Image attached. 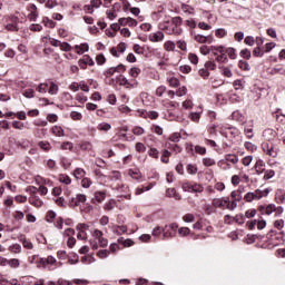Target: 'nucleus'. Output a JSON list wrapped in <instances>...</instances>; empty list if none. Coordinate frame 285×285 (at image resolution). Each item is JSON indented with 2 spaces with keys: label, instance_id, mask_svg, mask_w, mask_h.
Listing matches in <instances>:
<instances>
[{
  "label": "nucleus",
  "instance_id": "6e6552de",
  "mask_svg": "<svg viewBox=\"0 0 285 285\" xmlns=\"http://www.w3.org/2000/svg\"><path fill=\"white\" fill-rule=\"evenodd\" d=\"M118 23L121 26H128L129 28H137V20L128 17V18H120Z\"/></svg>",
  "mask_w": 285,
  "mask_h": 285
},
{
  "label": "nucleus",
  "instance_id": "603ef678",
  "mask_svg": "<svg viewBox=\"0 0 285 285\" xmlns=\"http://www.w3.org/2000/svg\"><path fill=\"white\" fill-rule=\"evenodd\" d=\"M238 68H240V70H250V65H248L247 61L239 60Z\"/></svg>",
  "mask_w": 285,
  "mask_h": 285
},
{
  "label": "nucleus",
  "instance_id": "a19ab883",
  "mask_svg": "<svg viewBox=\"0 0 285 285\" xmlns=\"http://www.w3.org/2000/svg\"><path fill=\"white\" fill-rule=\"evenodd\" d=\"M59 181H61V184H66V186H69V184H72V179H70V177L66 175H61L59 177Z\"/></svg>",
  "mask_w": 285,
  "mask_h": 285
},
{
  "label": "nucleus",
  "instance_id": "774afa93",
  "mask_svg": "<svg viewBox=\"0 0 285 285\" xmlns=\"http://www.w3.org/2000/svg\"><path fill=\"white\" fill-rule=\"evenodd\" d=\"M215 68H217V65H215V62H213V61H206L205 62V69L206 70H215Z\"/></svg>",
  "mask_w": 285,
  "mask_h": 285
},
{
  "label": "nucleus",
  "instance_id": "bb28decb",
  "mask_svg": "<svg viewBox=\"0 0 285 285\" xmlns=\"http://www.w3.org/2000/svg\"><path fill=\"white\" fill-rule=\"evenodd\" d=\"M7 264H8V266H10V268H19V266H20V262L17 258H11V259L7 261Z\"/></svg>",
  "mask_w": 285,
  "mask_h": 285
},
{
  "label": "nucleus",
  "instance_id": "e433bc0d",
  "mask_svg": "<svg viewBox=\"0 0 285 285\" xmlns=\"http://www.w3.org/2000/svg\"><path fill=\"white\" fill-rule=\"evenodd\" d=\"M22 246L23 248H27V250H32V248H35V245L32 244V242L30 239H22Z\"/></svg>",
  "mask_w": 285,
  "mask_h": 285
},
{
  "label": "nucleus",
  "instance_id": "680f3d73",
  "mask_svg": "<svg viewBox=\"0 0 285 285\" xmlns=\"http://www.w3.org/2000/svg\"><path fill=\"white\" fill-rule=\"evenodd\" d=\"M38 92L46 95L48 92V83H40L37 88Z\"/></svg>",
  "mask_w": 285,
  "mask_h": 285
},
{
  "label": "nucleus",
  "instance_id": "f8f14e48",
  "mask_svg": "<svg viewBox=\"0 0 285 285\" xmlns=\"http://www.w3.org/2000/svg\"><path fill=\"white\" fill-rule=\"evenodd\" d=\"M50 130L55 137H66V132L61 126H53Z\"/></svg>",
  "mask_w": 285,
  "mask_h": 285
},
{
  "label": "nucleus",
  "instance_id": "1a4fd4ad",
  "mask_svg": "<svg viewBox=\"0 0 285 285\" xmlns=\"http://www.w3.org/2000/svg\"><path fill=\"white\" fill-rule=\"evenodd\" d=\"M164 32L161 31H157L154 33L149 35V41H151L153 43H159V41H164Z\"/></svg>",
  "mask_w": 285,
  "mask_h": 285
},
{
  "label": "nucleus",
  "instance_id": "f03ea898",
  "mask_svg": "<svg viewBox=\"0 0 285 285\" xmlns=\"http://www.w3.org/2000/svg\"><path fill=\"white\" fill-rule=\"evenodd\" d=\"M118 82L120 83V86H124L125 88H137L139 86V82L137 81V79H128L126 78V76H119L118 78Z\"/></svg>",
  "mask_w": 285,
  "mask_h": 285
},
{
  "label": "nucleus",
  "instance_id": "9b49d317",
  "mask_svg": "<svg viewBox=\"0 0 285 285\" xmlns=\"http://www.w3.org/2000/svg\"><path fill=\"white\" fill-rule=\"evenodd\" d=\"M73 49L77 52V55H83V52H88V50H90V46H88V43H81L76 45Z\"/></svg>",
  "mask_w": 285,
  "mask_h": 285
},
{
  "label": "nucleus",
  "instance_id": "4be33fe9",
  "mask_svg": "<svg viewBox=\"0 0 285 285\" xmlns=\"http://www.w3.org/2000/svg\"><path fill=\"white\" fill-rule=\"evenodd\" d=\"M163 106L167 110H175V107L177 106V102H173L170 100H163Z\"/></svg>",
  "mask_w": 285,
  "mask_h": 285
},
{
  "label": "nucleus",
  "instance_id": "9d476101",
  "mask_svg": "<svg viewBox=\"0 0 285 285\" xmlns=\"http://www.w3.org/2000/svg\"><path fill=\"white\" fill-rule=\"evenodd\" d=\"M232 119L234 121H238V124H246V117H244L242 115V111L239 110H235L233 114H232Z\"/></svg>",
  "mask_w": 285,
  "mask_h": 285
},
{
  "label": "nucleus",
  "instance_id": "a211bd4d",
  "mask_svg": "<svg viewBox=\"0 0 285 285\" xmlns=\"http://www.w3.org/2000/svg\"><path fill=\"white\" fill-rule=\"evenodd\" d=\"M42 23L46 28H56L57 27V22H55L53 20H51L50 18L46 17L42 19Z\"/></svg>",
  "mask_w": 285,
  "mask_h": 285
},
{
  "label": "nucleus",
  "instance_id": "ddd939ff",
  "mask_svg": "<svg viewBox=\"0 0 285 285\" xmlns=\"http://www.w3.org/2000/svg\"><path fill=\"white\" fill-rule=\"evenodd\" d=\"M180 10L185 14H190L191 17H195V9L193 7H190L189 4L183 3L180 6Z\"/></svg>",
  "mask_w": 285,
  "mask_h": 285
},
{
  "label": "nucleus",
  "instance_id": "7c9ffc66",
  "mask_svg": "<svg viewBox=\"0 0 285 285\" xmlns=\"http://www.w3.org/2000/svg\"><path fill=\"white\" fill-rule=\"evenodd\" d=\"M9 250H10V253L19 255V253H21V245L13 244V245L9 246Z\"/></svg>",
  "mask_w": 285,
  "mask_h": 285
},
{
  "label": "nucleus",
  "instance_id": "ea45409f",
  "mask_svg": "<svg viewBox=\"0 0 285 285\" xmlns=\"http://www.w3.org/2000/svg\"><path fill=\"white\" fill-rule=\"evenodd\" d=\"M225 52L226 55H228L229 59H237V53L235 52V48H227Z\"/></svg>",
  "mask_w": 285,
  "mask_h": 285
},
{
  "label": "nucleus",
  "instance_id": "72a5a7b5",
  "mask_svg": "<svg viewBox=\"0 0 285 285\" xmlns=\"http://www.w3.org/2000/svg\"><path fill=\"white\" fill-rule=\"evenodd\" d=\"M24 217H26V214H23V212L21 210H16L13 213V219H16V222H21Z\"/></svg>",
  "mask_w": 285,
  "mask_h": 285
},
{
  "label": "nucleus",
  "instance_id": "c9c22d12",
  "mask_svg": "<svg viewBox=\"0 0 285 285\" xmlns=\"http://www.w3.org/2000/svg\"><path fill=\"white\" fill-rule=\"evenodd\" d=\"M185 26H187V28H190L191 30H195V28H197V22L193 18L187 19L185 20Z\"/></svg>",
  "mask_w": 285,
  "mask_h": 285
},
{
  "label": "nucleus",
  "instance_id": "412c9836",
  "mask_svg": "<svg viewBox=\"0 0 285 285\" xmlns=\"http://www.w3.org/2000/svg\"><path fill=\"white\" fill-rule=\"evenodd\" d=\"M139 75H141V69L137 68V67H134V68H130L129 69V76L132 78V79H137V77H139Z\"/></svg>",
  "mask_w": 285,
  "mask_h": 285
},
{
  "label": "nucleus",
  "instance_id": "69168bd1",
  "mask_svg": "<svg viewBox=\"0 0 285 285\" xmlns=\"http://www.w3.org/2000/svg\"><path fill=\"white\" fill-rule=\"evenodd\" d=\"M81 186L82 188H88L89 186H92V180H90V178H82Z\"/></svg>",
  "mask_w": 285,
  "mask_h": 285
},
{
  "label": "nucleus",
  "instance_id": "423d86ee",
  "mask_svg": "<svg viewBox=\"0 0 285 285\" xmlns=\"http://www.w3.org/2000/svg\"><path fill=\"white\" fill-rule=\"evenodd\" d=\"M86 202V195L83 194H77L76 197H71L69 199L70 206H81V204H85Z\"/></svg>",
  "mask_w": 285,
  "mask_h": 285
},
{
  "label": "nucleus",
  "instance_id": "0eeeda50",
  "mask_svg": "<svg viewBox=\"0 0 285 285\" xmlns=\"http://www.w3.org/2000/svg\"><path fill=\"white\" fill-rule=\"evenodd\" d=\"M263 150H264V153H266V155H269V157L275 158L278 155L277 148H274V146L269 145V144H264L263 145Z\"/></svg>",
  "mask_w": 285,
  "mask_h": 285
},
{
  "label": "nucleus",
  "instance_id": "aec40b11",
  "mask_svg": "<svg viewBox=\"0 0 285 285\" xmlns=\"http://www.w3.org/2000/svg\"><path fill=\"white\" fill-rule=\"evenodd\" d=\"M225 161H229V164H237L239 161V158L237 155L227 154L225 155Z\"/></svg>",
  "mask_w": 285,
  "mask_h": 285
},
{
  "label": "nucleus",
  "instance_id": "20e7f679",
  "mask_svg": "<svg viewBox=\"0 0 285 285\" xmlns=\"http://www.w3.org/2000/svg\"><path fill=\"white\" fill-rule=\"evenodd\" d=\"M228 199L229 197L214 198L212 200V205L214 206V208H222L223 210H225V208H227L228 206Z\"/></svg>",
  "mask_w": 285,
  "mask_h": 285
},
{
  "label": "nucleus",
  "instance_id": "052dcab7",
  "mask_svg": "<svg viewBox=\"0 0 285 285\" xmlns=\"http://www.w3.org/2000/svg\"><path fill=\"white\" fill-rule=\"evenodd\" d=\"M168 83L171 88H177L179 86V79L177 78H168Z\"/></svg>",
  "mask_w": 285,
  "mask_h": 285
},
{
  "label": "nucleus",
  "instance_id": "3c124183",
  "mask_svg": "<svg viewBox=\"0 0 285 285\" xmlns=\"http://www.w3.org/2000/svg\"><path fill=\"white\" fill-rule=\"evenodd\" d=\"M171 23H173V26L179 28V26H181V23H184V19H181V17H174L171 19Z\"/></svg>",
  "mask_w": 285,
  "mask_h": 285
},
{
  "label": "nucleus",
  "instance_id": "2f4dec72",
  "mask_svg": "<svg viewBox=\"0 0 285 285\" xmlns=\"http://www.w3.org/2000/svg\"><path fill=\"white\" fill-rule=\"evenodd\" d=\"M48 92L49 95H58L59 86H57L55 82H51Z\"/></svg>",
  "mask_w": 285,
  "mask_h": 285
},
{
  "label": "nucleus",
  "instance_id": "393cba45",
  "mask_svg": "<svg viewBox=\"0 0 285 285\" xmlns=\"http://www.w3.org/2000/svg\"><path fill=\"white\" fill-rule=\"evenodd\" d=\"M110 256V250L108 249H100L97 252V257H99V259H106V257Z\"/></svg>",
  "mask_w": 285,
  "mask_h": 285
},
{
  "label": "nucleus",
  "instance_id": "cd10ccee",
  "mask_svg": "<svg viewBox=\"0 0 285 285\" xmlns=\"http://www.w3.org/2000/svg\"><path fill=\"white\" fill-rule=\"evenodd\" d=\"M106 14H107V19H109L110 21H114V19H117V10H115V8L107 10Z\"/></svg>",
  "mask_w": 285,
  "mask_h": 285
},
{
  "label": "nucleus",
  "instance_id": "39448f33",
  "mask_svg": "<svg viewBox=\"0 0 285 285\" xmlns=\"http://www.w3.org/2000/svg\"><path fill=\"white\" fill-rule=\"evenodd\" d=\"M7 30H9L10 32H17V30H19V18L12 16L9 19V22L6 26Z\"/></svg>",
  "mask_w": 285,
  "mask_h": 285
},
{
  "label": "nucleus",
  "instance_id": "f3484780",
  "mask_svg": "<svg viewBox=\"0 0 285 285\" xmlns=\"http://www.w3.org/2000/svg\"><path fill=\"white\" fill-rule=\"evenodd\" d=\"M232 199H234L235 202H242L243 196H242V189H236L233 190L230 194Z\"/></svg>",
  "mask_w": 285,
  "mask_h": 285
},
{
  "label": "nucleus",
  "instance_id": "0e129e2a",
  "mask_svg": "<svg viewBox=\"0 0 285 285\" xmlns=\"http://www.w3.org/2000/svg\"><path fill=\"white\" fill-rule=\"evenodd\" d=\"M252 195H254V200H259L262 199V197H264V191H262L261 189H256L254 193H252Z\"/></svg>",
  "mask_w": 285,
  "mask_h": 285
},
{
  "label": "nucleus",
  "instance_id": "a18cd8bd",
  "mask_svg": "<svg viewBox=\"0 0 285 285\" xmlns=\"http://www.w3.org/2000/svg\"><path fill=\"white\" fill-rule=\"evenodd\" d=\"M191 193H204V186L200 184L191 185Z\"/></svg>",
  "mask_w": 285,
  "mask_h": 285
},
{
  "label": "nucleus",
  "instance_id": "4468645a",
  "mask_svg": "<svg viewBox=\"0 0 285 285\" xmlns=\"http://www.w3.org/2000/svg\"><path fill=\"white\" fill-rule=\"evenodd\" d=\"M128 175L131 179L139 181L141 179V171L139 169H129Z\"/></svg>",
  "mask_w": 285,
  "mask_h": 285
},
{
  "label": "nucleus",
  "instance_id": "dca6fc26",
  "mask_svg": "<svg viewBox=\"0 0 285 285\" xmlns=\"http://www.w3.org/2000/svg\"><path fill=\"white\" fill-rule=\"evenodd\" d=\"M265 166H266V164H264V160L256 161L255 170H256L257 175H262V173H264Z\"/></svg>",
  "mask_w": 285,
  "mask_h": 285
},
{
  "label": "nucleus",
  "instance_id": "b1692460",
  "mask_svg": "<svg viewBox=\"0 0 285 285\" xmlns=\"http://www.w3.org/2000/svg\"><path fill=\"white\" fill-rule=\"evenodd\" d=\"M164 48L167 52H173L176 48V45L174 41L168 40L164 43Z\"/></svg>",
  "mask_w": 285,
  "mask_h": 285
},
{
  "label": "nucleus",
  "instance_id": "bf43d9fd",
  "mask_svg": "<svg viewBox=\"0 0 285 285\" xmlns=\"http://www.w3.org/2000/svg\"><path fill=\"white\" fill-rule=\"evenodd\" d=\"M39 146L42 150H46V151H48L52 148V146L48 141H40Z\"/></svg>",
  "mask_w": 285,
  "mask_h": 285
},
{
  "label": "nucleus",
  "instance_id": "79ce46f5",
  "mask_svg": "<svg viewBox=\"0 0 285 285\" xmlns=\"http://www.w3.org/2000/svg\"><path fill=\"white\" fill-rule=\"evenodd\" d=\"M198 75L203 79H208V77H210V72L205 67L198 71Z\"/></svg>",
  "mask_w": 285,
  "mask_h": 285
},
{
  "label": "nucleus",
  "instance_id": "37998d69",
  "mask_svg": "<svg viewBox=\"0 0 285 285\" xmlns=\"http://www.w3.org/2000/svg\"><path fill=\"white\" fill-rule=\"evenodd\" d=\"M227 35L228 31L226 29L220 28L216 30V37H218V39H224Z\"/></svg>",
  "mask_w": 285,
  "mask_h": 285
},
{
  "label": "nucleus",
  "instance_id": "13d9d810",
  "mask_svg": "<svg viewBox=\"0 0 285 285\" xmlns=\"http://www.w3.org/2000/svg\"><path fill=\"white\" fill-rule=\"evenodd\" d=\"M189 119L197 124V122H199V119H202V116L199 115V112H190Z\"/></svg>",
  "mask_w": 285,
  "mask_h": 285
},
{
  "label": "nucleus",
  "instance_id": "09e8293b",
  "mask_svg": "<svg viewBox=\"0 0 285 285\" xmlns=\"http://www.w3.org/2000/svg\"><path fill=\"white\" fill-rule=\"evenodd\" d=\"M23 97H26L27 99H32L35 97V89H26L22 92Z\"/></svg>",
  "mask_w": 285,
  "mask_h": 285
},
{
  "label": "nucleus",
  "instance_id": "de8ad7c7",
  "mask_svg": "<svg viewBox=\"0 0 285 285\" xmlns=\"http://www.w3.org/2000/svg\"><path fill=\"white\" fill-rule=\"evenodd\" d=\"M60 50H62L63 52H70V50H72V46H70V43L68 42H61Z\"/></svg>",
  "mask_w": 285,
  "mask_h": 285
},
{
  "label": "nucleus",
  "instance_id": "5fc2aeb1",
  "mask_svg": "<svg viewBox=\"0 0 285 285\" xmlns=\"http://www.w3.org/2000/svg\"><path fill=\"white\" fill-rule=\"evenodd\" d=\"M71 284H76V285H88L90 284V281L88 279H81V278H75Z\"/></svg>",
  "mask_w": 285,
  "mask_h": 285
},
{
  "label": "nucleus",
  "instance_id": "4d7b16f0",
  "mask_svg": "<svg viewBox=\"0 0 285 285\" xmlns=\"http://www.w3.org/2000/svg\"><path fill=\"white\" fill-rule=\"evenodd\" d=\"M82 61L87 65V66H95V60H92V58H90L89 55H85L82 57Z\"/></svg>",
  "mask_w": 285,
  "mask_h": 285
},
{
  "label": "nucleus",
  "instance_id": "7ed1b4c3",
  "mask_svg": "<svg viewBox=\"0 0 285 285\" xmlns=\"http://www.w3.org/2000/svg\"><path fill=\"white\" fill-rule=\"evenodd\" d=\"M92 237L97 239L100 248H106V246H108V238L104 237V232L95 229Z\"/></svg>",
  "mask_w": 285,
  "mask_h": 285
},
{
  "label": "nucleus",
  "instance_id": "58836bf2",
  "mask_svg": "<svg viewBox=\"0 0 285 285\" xmlns=\"http://www.w3.org/2000/svg\"><path fill=\"white\" fill-rule=\"evenodd\" d=\"M216 161L213 158H203V165L206 166V168H209V166H215Z\"/></svg>",
  "mask_w": 285,
  "mask_h": 285
},
{
  "label": "nucleus",
  "instance_id": "f257e3e1",
  "mask_svg": "<svg viewBox=\"0 0 285 285\" xmlns=\"http://www.w3.org/2000/svg\"><path fill=\"white\" fill-rule=\"evenodd\" d=\"M177 228H179V225H177L176 223L166 225L163 228V237L165 239H170V238L175 237V235H177Z\"/></svg>",
  "mask_w": 285,
  "mask_h": 285
},
{
  "label": "nucleus",
  "instance_id": "4c0bfd02",
  "mask_svg": "<svg viewBox=\"0 0 285 285\" xmlns=\"http://www.w3.org/2000/svg\"><path fill=\"white\" fill-rule=\"evenodd\" d=\"M80 148H81L82 150H88V151H90V150H92V142H90V141H82V142L80 144Z\"/></svg>",
  "mask_w": 285,
  "mask_h": 285
},
{
  "label": "nucleus",
  "instance_id": "864d4df0",
  "mask_svg": "<svg viewBox=\"0 0 285 285\" xmlns=\"http://www.w3.org/2000/svg\"><path fill=\"white\" fill-rule=\"evenodd\" d=\"M170 157V151H168L167 149H165L164 151H163V156H161V161H163V164H168V161H169V158Z\"/></svg>",
  "mask_w": 285,
  "mask_h": 285
},
{
  "label": "nucleus",
  "instance_id": "6e6d98bb",
  "mask_svg": "<svg viewBox=\"0 0 285 285\" xmlns=\"http://www.w3.org/2000/svg\"><path fill=\"white\" fill-rule=\"evenodd\" d=\"M153 184H149L147 187H145V188H141V187H138L137 189H136V195H141V194H144V193H146V190H151V188H153Z\"/></svg>",
  "mask_w": 285,
  "mask_h": 285
},
{
  "label": "nucleus",
  "instance_id": "e2e57ef3",
  "mask_svg": "<svg viewBox=\"0 0 285 285\" xmlns=\"http://www.w3.org/2000/svg\"><path fill=\"white\" fill-rule=\"evenodd\" d=\"M271 75H285V69L282 67H276L272 69Z\"/></svg>",
  "mask_w": 285,
  "mask_h": 285
},
{
  "label": "nucleus",
  "instance_id": "c756f323",
  "mask_svg": "<svg viewBox=\"0 0 285 285\" xmlns=\"http://www.w3.org/2000/svg\"><path fill=\"white\" fill-rule=\"evenodd\" d=\"M95 199L96 202H104L106 199V191H96L95 193Z\"/></svg>",
  "mask_w": 285,
  "mask_h": 285
},
{
  "label": "nucleus",
  "instance_id": "338daca9",
  "mask_svg": "<svg viewBox=\"0 0 285 285\" xmlns=\"http://www.w3.org/2000/svg\"><path fill=\"white\" fill-rule=\"evenodd\" d=\"M239 55L243 57V59H250V50L248 49H243Z\"/></svg>",
  "mask_w": 285,
  "mask_h": 285
},
{
  "label": "nucleus",
  "instance_id": "a878e982",
  "mask_svg": "<svg viewBox=\"0 0 285 285\" xmlns=\"http://www.w3.org/2000/svg\"><path fill=\"white\" fill-rule=\"evenodd\" d=\"M194 39H195V41H197V43H207L208 42V37L204 36V35H195Z\"/></svg>",
  "mask_w": 285,
  "mask_h": 285
},
{
  "label": "nucleus",
  "instance_id": "8fccbe9b",
  "mask_svg": "<svg viewBox=\"0 0 285 285\" xmlns=\"http://www.w3.org/2000/svg\"><path fill=\"white\" fill-rule=\"evenodd\" d=\"M183 220L187 224H193V222H195V215L186 214L185 216H183Z\"/></svg>",
  "mask_w": 285,
  "mask_h": 285
},
{
  "label": "nucleus",
  "instance_id": "5701e85b",
  "mask_svg": "<svg viewBox=\"0 0 285 285\" xmlns=\"http://www.w3.org/2000/svg\"><path fill=\"white\" fill-rule=\"evenodd\" d=\"M219 69H220L223 77H227L228 79H230V77H233V71L230 70V68L219 67Z\"/></svg>",
  "mask_w": 285,
  "mask_h": 285
},
{
  "label": "nucleus",
  "instance_id": "6ab92c4d",
  "mask_svg": "<svg viewBox=\"0 0 285 285\" xmlns=\"http://www.w3.org/2000/svg\"><path fill=\"white\" fill-rule=\"evenodd\" d=\"M73 176L76 179H83V177H86V170H83V168H76L73 170Z\"/></svg>",
  "mask_w": 285,
  "mask_h": 285
},
{
  "label": "nucleus",
  "instance_id": "49530a36",
  "mask_svg": "<svg viewBox=\"0 0 285 285\" xmlns=\"http://www.w3.org/2000/svg\"><path fill=\"white\" fill-rule=\"evenodd\" d=\"M187 92H188V89L186 88V86H183L177 89L176 95H177V97H185V95H187Z\"/></svg>",
  "mask_w": 285,
  "mask_h": 285
},
{
  "label": "nucleus",
  "instance_id": "473e14b6",
  "mask_svg": "<svg viewBox=\"0 0 285 285\" xmlns=\"http://www.w3.org/2000/svg\"><path fill=\"white\" fill-rule=\"evenodd\" d=\"M181 139V134L174 132L169 136V141H173L174 144H178V141Z\"/></svg>",
  "mask_w": 285,
  "mask_h": 285
},
{
  "label": "nucleus",
  "instance_id": "c03bdc74",
  "mask_svg": "<svg viewBox=\"0 0 285 285\" xmlns=\"http://www.w3.org/2000/svg\"><path fill=\"white\" fill-rule=\"evenodd\" d=\"M237 202L239 200H232L230 198H228V203H227V210H235V208H237Z\"/></svg>",
  "mask_w": 285,
  "mask_h": 285
},
{
  "label": "nucleus",
  "instance_id": "f704fd0d",
  "mask_svg": "<svg viewBox=\"0 0 285 285\" xmlns=\"http://www.w3.org/2000/svg\"><path fill=\"white\" fill-rule=\"evenodd\" d=\"M178 235L180 237H187V235H190V228H188V227H180L178 229Z\"/></svg>",
  "mask_w": 285,
  "mask_h": 285
},
{
  "label": "nucleus",
  "instance_id": "2eb2a0df",
  "mask_svg": "<svg viewBox=\"0 0 285 285\" xmlns=\"http://www.w3.org/2000/svg\"><path fill=\"white\" fill-rule=\"evenodd\" d=\"M112 126L108 122H100L97 126V130H99L100 132H108V130H111Z\"/></svg>",
  "mask_w": 285,
  "mask_h": 285
},
{
  "label": "nucleus",
  "instance_id": "c85d7f7f",
  "mask_svg": "<svg viewBox=\"0 0 285 285\" xmlns=\"http://www.w3.org/2000/svg\"><path fill=\"white\" fill-rule=\"evenodd\" d=\"M70 117L73 121H81V119H83V115H81V112L78 111H71Z\"/></svg>",
  "mask_w": 285,
  "mask_h": 285
}]
</instances>
